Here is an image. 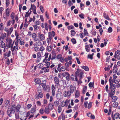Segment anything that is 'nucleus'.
<instances>
[{
	"mask_svg": "<svg viewBox=\"0 0 120 120\" xmlns=\"http://www.w3.org/2000/svg\"><path fill=\"white\" fill-rule=\"evenodd\" d=\"M70 101V100H68V99H67L66 100L65 102V105L66 107H67L68 106V105L69 102Z\"/></svg>",
	"mask_w": 120,
	"mask_h": 120,
	"instance_id": "nucleus-19",
	"label": "nucleus"
},
{
	"mask_svg": "<svg viewBox=\"0 0 120 120\" xmlns=\"http://www.w3.org/2000/svg\"><path fill=\"white\" fill-rule=\"evenodd\" d=\"M75 87L73 85H71L70 87V91L72 93L74 92V90L75 89Z\"/></svg>",
	"mask_w": 120,
	"mask_h": 120,
	"instance_id": "nucleus-6",
	"label": "nucleus"
},
{
	"mask_svg": "<svg viewBox=\"0 0 120 120\" xmlns=\"http://www.w3.org/2000/svg\"><path fill=\"white\" fill-rule=\"evenodd\" d=\"M80 92L78 90H76L75 94V97L76 98H78L79 96Z\"/></svg>",
	"mask_w": 120,
	"mask_h": 120,
	"instance_id": "nucleus-11",
	"label": "nucleus"
},
{
	"mask_svg": "<svg viewBox=\"0 0 120 120\" xmlns=\"http://www.w3.org/2000/svg\"><path fill=\"white\" fill-rule=\"evenodd\" d=\"M30 111H28L26 114V116H24V117H26V118L28 117L30 115Z\"/></svg>",
	"mask_w": 120,
	"mask_h": 120,
	"instance_id": "nucleus-38",
	"label": "nucleus"
},
{
	"mask_svg": "<svg viewBox=\"0 0 120 120\" xmlns=\"http://www.w3.org/2000/svg\"><path fill=\"white\" fill-rule=\"evenodd\" d=\"M35 82L37 84H38L40 85L42 83L41 82V80L38 79H35Z\"/></svg>",
	"mask_w": 120,
	"mask_h": 120,
	"instance_id": "nucleus-8",
	"label": "nucleus"
},
{
	"mask_svg": "<svg viewBox=\"0 0 120 120\" xmlns=\"http://www.w3.org/2000/svg\"><path fill=\"white\" fill-rule=\"evenodd\" d=\"M49 110H50V109L48 107L47 108L46 107L45 108V112L46 113L49 114Z\"/></svg>",
	"mask_w": 120,
	"mask_h": 120,
	"instance_id": "nucleus-15",
	"label": "nucleus"
},
{
	"mask_svg": "<svg viewBox=\"0 0 120 120\" xmlns=\"http://www.w3.org/2000/svg\"><path fill=\"white\" fill-rule=\"evenodd\" d=\"M6 34L5 33H4L3 34L2 33L0 37V40H1V39H2V40H3L6 37Z\"/></svg>",
	"mask_w": 120,
	"mask_h": 120,
	"instance_id": "nucleus-7",
	"label": "nucleus"
},
{
	"mask_svg": "<svg viewBox=\"0 0 120 120\" xmlns=\"http://www.w3.org/2000/svg\"><path fill=\"white\" fill-rule=\"evenodd\" d=\"M6 53L7 54V56L8 57H9L11 55V52L10 51H9L8 53L6 52Z\"/></svg>",
	"mask_w": 120,
	"mask_h": 120,
	"instance_id": "nucleus-53",
	"label": "nucleus"
},
{
	"mask_svg": "<svg viewBox=\"0 0 120 120\" xmlns=\"http://www.w3.org/2000/svg\"><path fill=\"white\" fill-rule=\"evenodd\" d=\"M71 42L73 43V44H75L77 42L75 39V38H73L71 40Z\"/></svg>",
	"mask_w": 120,
	"mask_h": 120,
	"instance_id": "nucleus-20",
	"label": "nucleus"
},
{
	"mask_svg": "<svg viewBox=\"0 0 120 120\" xmlns=\"http://www.w3.org/2000/svg\"><path fill=\"white\" fill-rule=\"evenodd\" d=\"M119 114L118 112L115 113L114 114V117L116 119L118 118V117H119Z\"/></svg>",
	"mask_w": 120,
	"mask_h": 120,
	"instance_id": "nucleus-26",
	"label": "nucleus"
},
{
	"mask_svg": "<svg viewBox=\"0 0 120 120\" xmlns=\"http://www.w3.org/2000/svg\"><path fill=\"white\" fill-rule=\"evenodd\" d=\"M87 58L92 60L93 59V57L91 56V54H89L87 56Z\"/></svg>",
	"mask_w": 120,
	"mask_h": 120,
	"instance_id": "nucleus-40",
	"label": "nucleus"
},
{
	"mask_svg": "<svg viewBox=\"0 0 120 120\" xmlns=\"http://www.w3.org/2000/svg\"><path fill=\"white\" fill-rule=\"evenodd\" d=\"M43 103L45 104H47L48 103L47 101V100L45 99H44L43 100Z\"/></svg>",
	"mask_w": 120,
	"mask_h": 120,
	"instance_id": "nucleus-61",
	"label": "nucleus"
},
{
	"mask_svg": "<svg viewBox=\"0 0 120 120\" xmlns=\"http://www.w3.org/2000/svg\"><path fill=\"white\" fill-rule=\"evenodd\" d=\"M15 15V13H14V12H12L10 15V17L12 19H14L15 18L14 16Z\"/></svg>",
	"mask_w": 120,
	"mask_h": 120,
	"instance_id": "nucleus-22",
	"label": "nucleus"
},
{
	"mask_svg": "<svg viewBox=\"0 0 120 120\" xmlns=\"http://www.w3.org/2000/svg\"><path fill=\"white\" fill-rule=\"evenodd\" d=\"M62 56V55L60 54H58L56 58L57 59L59 60L60 59Z\"/></svg>",
	"mask_w": 120,
	"mask_h": 120,
	"instance_id": "nucleus-44",
	"label": "nucleus"
},
{
	"mask_svg": "<svg viewBox=\"0 0 120 120\" xmlns=\"http://www.w3.org/2000/svg\"><path fill=\"white\" fill-rule=\"evenodd\" d=\"M61 116H62V120H64L65 118V115L64 114H63L62 113L61 114Z\"/></svg>",
	"mask_w": 120,
	"mask_h": 120,
	"instance_id": "nucleus-49",
	"label": "nucleus"
},
{
	"mask_svg": "<svg viewBox=\"0 0 120 120\" xmlns=\"http://www.w3.org/2000/svg\"><path fill=\"white\" fill-rule=\"evenodd\" d=\"M68 4L69 6H70L71 5H73V4L72 3V2L70 0H69L68 1Z\"/></svg>",
	"mask_w": 120,
	"mask_h": 120,
	"instance_id": "nucleus-51",
	"label": "nucleus"
},
{
	"mask_svg": "<svg viewBox=\"0 0 120 120\" xmlns=\"http://www.w3.org/2000/svg\"><path fill=\"white\" fill-rule=\"evenodd\" d=\"M36 111V110L34 109L33 108H31L30 110V112L32 113H33Z\"/></svg>",
	"mask_w": 120,
	"mask_h": 120,
	"instance_id": "nucleus-56",
	"label": "nucleus"
},
{
	"mask_svg": "<svg viewBox=\"0 0 120 120\" xmlns=\"http://www.w3.org/2000/svg\"><path fill=\"white\" fill-rule=\"evenodd\" d=\"M10 100H8L5 103V104L7 106H9V103H10Z\"/></svg>",
	"mask_w": 120,
	"mask_h": 120,
	"instance_id": "nucleus-45",
	"label": "nucleus"
},
{
	"mask_svg": "<svg viewBox=\"0 0 120 120\" xmlns=\"http://www.w3.org/2000/svg\"><path fill=\"white\" fill-rule=\"evenodd\" d=\"M39 112L41 114H43L44 112V109L41 108Z\"/></svg>",
	"mask_w": 120,
	"mask_h": 120,
	"instance_id": "nucleus-50",
	"label": "nucleus"
},
{
	"mask_svg": "<svg viewBox=\"0 0 120 120\" xmlns=\"http://www.w3.org/2000/svg\"><path fill=\"white\" fill-rule=\"evenodd\" d=\"M47 11H46L45 12V16H46V17L48 19H49V14H47Z\"/></svg>",
	"mask_w": 120,
	"mask_h": 120,
	"instance_id": "nucleus-60",
	"label": "nucleus"
},
{
	"mask_svg": "<svg viewBox=\"0 0 120 120\" xmlns=\"http://www.w3.org/2000/svg\"><path fill=\"white\" fill-rule=\"evenodd\" d=\"M17 30H16L15 31V35L16 36V38L15 39L18 40V39L19 38V34L18 33H17Z\"/></svg>",
	"mask_w": 120,
	"mask_h": 120,
	"instance_id": "nucleus-25",
	"label": "nucleus"
},
{
	"mask_svg": "<svg viewBox=\"0 0 120 120\" xmlns=\"http://www.w3.org/2000/svg\"><path fill=\"white\" fill-rule=\"evenodd\" d=\"M41 85L43 88V89L44 90H46L47 88V86H46V83L42 82L41 83Z\"/></svg>",
	"mask_w": 120,
	"mask_h": 120,
	"instance_id": "nucleus-14",
	"label": "nucleus"
},
{
	"mask_svg": "<svg viewBox=\"0 0 120 120\" xmlns=\"http://www.w3.org/2000/svg\"><path fill=\"white\" fill-rule=\"evenodd\" d=\"M113 104L114 105L113 106V107L114 108H116L118 106L119 104L118 102H115Z\"/></svg>",
	"mask_w": 120,
	"mask_h": 120,
	"instance_id": "nucleus-28",
	"label": "nucleus"
},
{
	"mask_svg": "<svg viewBox=\"0 0 120 120\" xmlns=\"http://www.w3.org/2000/svg\"><path fill=\"white\" fill-rule=\"evenodd\" d=\"M40 8L41 12L42 13H43L44 12V10H42V9H43V6L42 5H41L40 7Z\"/></svg>",
	"mask_w": 120,
	"mask_h": 120,
	"instance_id": "nucleus-52",
	"label": "nucleus"
},
{
	"mask_svg": "<svg viewBox=\"0 0 120 120\" xmlns=\"http://www.w3.org/2000/svg\"><path fill=\"white\" fill-rule=\"evenodd\" d=\"M52 91H55V88L54 85L52 84Z\"/></svg>",
	"mask_w": 120,
	"mask_h": 120,
	"instance_id": "nucleus-46",
	"label": "nucleus"
},
{
	"mask_svg": "<svg viewBox=\"0 0 120 120\" xmlns=\"http://www.w3.org/2000/svg\"><path fill=\"white\" fill-rule=\"evenodd\" d=\"M22 7V4H19V11L20 12H21Z\"/></svg>",
	"mask_w": 120,
	"mask_h": 120,
	"instance_id": "nucleus-48",
	"label": "nucleus"
},
{
	"mask_svg": "<svg viewBox=\"0 0 120 120\" xmlns=\"http://www.w3.org/2000/svg\"><path fill=\"white\" fill-rule=\"evenodd\" d=\"M6 63L8 65H9L10 64V60L9 59H8L6 60Z\"/></svg>",
	"mask_w": 120,
	"mask_h": 120,
	"instance_id": "nucleus-57",
	"label": "nucleus"
},
{
	"mask_svg": "<svg viewBox=\"0 0 120 120\" xmlns=\"http://www.w3.org/2000/svg\"><path fill=\"white\" fill-rule=\"evenodd\" d=\"M0 41H1V48H4L5 46V43L4 42H3V40H1Z\"/></svg>",
	"mask_w": 120,
	"mask_h": 120,
	"instance_id": "nucleus-23",
	"label": "nucleus"
},
{
	"mask_svg": "<svg viewBox=\"0 0 120 120\" xmlns=\"http://www.w3.org/2000/svg\"><path fill=\"white\" fill-rule=\"evenodd\" d=\"M41 56V55L40 52H38L37 54V58L38 59Z\"/></svg>",
	"mask_w": 120,
	"mask_h": 120,
	"instance_id": "nucleus-37",
	"label": "nucleus"
},
{
	"mask_svg": "<svg viewBox=\"0 0 120 120\" xmlns=\"http://www.w3.org/2000/svg\"><path fill=\"white\" fill-rule=\"evenodd\" d=\"M49 44H48V46L46 48V50L49 52L51 50V47L49 46Z\"/></svg>",
	"mask_w": 120,
	"mask_h": 120,
	"instance_id": "nucleus-30",
	"label": "nucleus"
},
{
	"mask_svg": "<svg viewBox=\"0 0 120 120\" xmlns=\"http://www.w3.org/2000/svg\"><path fill=\"white\" fill-rule=\"evenodd\" d=\"M85 49L87 52H89L90 51V48L88 45H86L85 46Z\"/></svg>",
	"mask_w": 120,
	"mask_h": 120,
	"instance_id": "nucleus-16",
	"label": "nucleus"
},
{
	"mask_svg": "<svg viewBox=\"0 0 120 120\" xmlns=\"http://www.w3.org/2000/svg\"><path fill=\"white\" fill-rule=\"evenodd\" d=\"M46 63V65L47 66V67H46L47 68H49V67L50 63L49 62H48V61Z\"/></svg>",
	"mask_w": 120,
	"mask_h": 120,
	"instance_id": "nucleus-43",
	"label": "nucleus"
},
{
	"mask_svg": "<svg viewBox=\"0 0 120 120\" xmlns=\"http://www.w3.org/2000/svg\"><path fill=\"white\" fill-rule=\"evenodd\" d=\"M3 23H1L0 24V30H2L4 28V27H3Z\"/></svg>",
	"mask_w": 120,
	"mask_h": 120,
	"instance_id": "nucleus-32",
	"label": "nucleus"
},
{
	"mask_svg": "<svg viewBox=\"0 0 120 120\" xmlns=\"http://www.w3.org/2000/svg\"><path fill=\"white\" fill-rule=\"evenodd\" d=\"M80 69L79 68L77 69L76 71L75 72V80L76 81H78V79H77V77L79 76V73L80 72Z\"/></svg>",
	"mask_w": 120,
	"mask_h": 120,
	"instance_id": "nucleus-1",
	"label": "nucleus"
},
{
	"mask_svg": "<svg viewBox=\"0 0 120 120\" xmlns=\"http://www.w3.org/2000/svg\"><path fill=\"white\" fill-rule=\"evenodd\" d=\"M114 65H115V66H116L115 67V70L114 71H113V72L114 73H116L117 72L118 70V68H117V65L116 64H115Z\"/></svg>",
	"mask_w": 120,
	"mask_h": 120,
	"instance_id": "nucleus-31",
	"label": "nucleus"
},
{
	"mask_svg": "<svg viewBox=\"0 0 120 120\" xmlns=\"http://www.w3.org/2000/svg\"><path fill=\"white\" fill-rule=\"evenodd\" d=\"M10 109H12V111H14L15 112L16 109V105L15 104H13L11 106V107L10 108Z\"/></svg>",
	"mask_w": 120,
	"mask_h": 120,
	"instance_id": "nucleus-12",
	"label": "nucleus"
},
{
	"mask_svg": "<svg viewBox=\"0 0 120 120\" xmlns=\"http://www.w3.org/2000/svg\"><path fill=\"white\" fill-rule=\"evenodd\" d=\"M62 108L60 106H59L58 108V111L59 113H60L62 110Z\"/></svg>",
	"mask_w": 120,
	"mask_h": 120,
	"instance_id": "nucleus-35",
	"label": "nucleus"
},
{
	"mask_svg": "<svg viewBox=\"0 0 120 120\" xmlns=\"http://www.w3.org/2000/svg\"><path fill=\"white\" fill-rule=\"evenodd\" d=\"M79 16L81 19H84V14L82 13H81V14H79Z\"/></svg>",
	"mask_w": 120,
	"mask_h": 120,
	"instance_id": "nucleus-33",
	"label": "nucleus"
},
{
	"mask_svg": "<svg viewBox=\"0 0 120 120\" xmlns=\"http://www.w3.org/2000/svg\"><path fill=\"white\" fill-rule=\"evenodd\" d=\"M35 23L36 25H39L40 23V22L38 20H37L35 21Z\"/></svg>",
	"mask_w": 120,
	"mask_h": 120,
	"instance_id": "nucleus-55",
	"label": "nucleus"
},
{
	"mask_svg": "<svg viewBox=\"0 0 120 120\" xmlns=\"http://www.w3.org/2000/svg\"><path fill=\"white\" fill-rule=\"evenodd\" d=\"M92 103L90 102L89 103L88 105V109H90L92 106Z\"/></svg>",
	"mask_w": 120,
	"mask_h": 120,
	"instance_id": "nucleus-29",
	"label": "nucleus"
},
{
	"mask_svg": "<svg viewBox=\"0 0 120 120\" xmlns=\"http://www.w3.org/2000/svg\"><path fill=\"white\" fill-rule=\"evenodd\" d=\"M32 10L33 11L34 10H36V6L34 5H33V7L32 8Z\"/></svg>",
	"mask_w": 120,
	"mask_h": 120,
	"instance_id": "nucleus-62",
	"label": "nucleus"
},
{
	"mask_svg": "<svg viewBox=\"0 0 120 120\" xmlns=\"http://www.w3.org/2000/svg\"><path fill=\"white\" fill-rule=\"evenodd\" d=\"M103 16L106 19L108 20H110V19L109 18V16L108 15H107L105 13H104L103 14Z\"/></svg>",
	"mask_w": 120,
	"mask_h": 120,
	"instance_id": "nucleus-10",
	"label": "nucleus"
},
{
	"mask_svg": "<svg viewBox=\"0 0 120 120\" xmlns=\"http://www.w3.org/2000/svg\"><path fill=\"white\" fill-rule=\"evenodd\" d=\"M71 35L72 36H74L76 34V32L74 30H72L71 31Z\"/></svg>",
	"mask_w": 120,
	"mask_h": 120,
	"instance_id": "nucleus-17",
	"label": "nucleus"
},
{
	"mask_svg": "<svg viewBox=\"0 0 120 120\" xmlns=\"http://www.w3.org/2000/svg\"><path fill=\"white\" fill-rule=\"evenodd\" d=\"M81 67L82 68L84 69L86 71H88L89 70V68L87 66H81Z\"/></svg>",
	"mask_w": 120,
	"mask_h": 120,
	"instance_id": "nucleus-9",
	"label": "nucleus"
},
{
	"mask_svg": "<svg viewBox=\"0 0 120 120\" xmlns=\"http://www.w3.org/2000/svg\"><path fill=\"white\" fill-rule=\"evenodd\" d=\"M84 32L85 35L88 36V33L87 31V29L85 28L84 29Z\"/></svg>",
	"mask_w": 120,
	"mask_h": 120,
	"instance_id": "nucleus-24",
	"label": "nucleus"
},
{
	"mask_svg": "<svg viewBox=\"0 0 120 120\" xmlns=\"http://www.w3.org/2000/svg\"><path fill=\"white\" fill-rule=\"evenodd\" d=\"M112 98V101L113 102H115L117 99V97L116 96H113Z\"/></svg>",
	"mask_w": 120,
	"mask_h": 120,
	"instance_id": "nucleus-13",
	"label": "nucleus"
},
{
	"mask_svg": "<svg viewBox=\"0 0 120 120\" xmlns=\"http://www.w3.org/2000/svg\"><path fill=\"white\" fill-rule=\"evenodd\" d=\"M88 85L90 88L93 87V88H94V85L92 84V82H90L89 84Z\"/></svg>",
	"mask_w": 120,
	"mask_h": 120,
	"instance_id": "nucleus-39",
	"label": "nucleus"
},
{
	"mask_svg": "<svg viewBox=\"0 0 120 120\" xmlns=\"http://www.w3.org/2000/svg\"><path fill=\"white\" fill-rule=\"evenodd\" d=\"M54 80L55 83L58 86L59 84V79L57 77H55L54 78Z\"/></svg>",
	"mask_w": 120,
	"mask_h": 120,
	"instance_id": "nucleus-4",
	"label": "nucleus"
},
{
	"mask_svg": "<svg viewBox=\"0 0 120 120\" xmlns=\"http://www.w3.org/2000/svg\"><path fill=\"white\" fill-rule=\"evenodd\" d=\"M74 109H73L74 111L77 110L78 108V105H75L74 107Z\"/></svg>",
	"mask_w": 120,
	"mask_h": 120,
	"instance_id": "nucleus-42",
	"label": "nucleus"
},
{
	"mask_svg": "<svg viewBox=\"0 0 120 120\" xmlns=\"http://www.w3.org/2000/svg\"><path fill=\"white\" fill-rule=\"evenodd\" d=\"M67 94L68 97L69 98L70 97L71 95V94L72 93L71 92L70 90H68L67 91Z\"/></svg>",
	"mask_w": 120,
	"mask_h": 120,
	"instance_id": "nucleus-27",
	"label": "nucleus"
},
{
	"mask_svg": "<svg viewBox=\"0 0 120 120\" xmlns=\"http://www.w3.org/2000/svg\"><path fill=\"white\" fill-rule=\"evenodd\" d=\"M12 112L13 113H14L15 112L14 111H12L11 109H10V108L9 107L7 111V113L9 117H11L12 116V115L11 114Z\"/></svg>",
	"mask_w": 120,
	"mask_h": 120,
	"instance_id": "nucleus-2",
	"label": "nucleus"
},
{
	"mask_svg": "<svg viewBox=\"0 0 120 120\" xmlns=\"http://www.w3.org/2000/svg\"><path fill=\"white\" fill-rule=\"evenodd\" d=\"M50 109V110H51L54 108V105L52 103H49L48 106Z\"/></svg>",
	"mask_w": 120,
	"mask_h": 120,
	"instance_id": "nucleus-5",
	"label": "nucleus"
},
{
	"mask_svg": "<svg viewBox=\"0 0 120 120\" xmlns=\"http://www.w3.org/2000/svg\"><path fill=\"white\" fill-rule=\"evenodd\" d=\"M80 7L81 8V10H83V9L82 8H81L82 7H83L84 6V4H82V2H81L80 3Z\"/></svg>",
	"mask_w": 120,
	"mask_h": 120,
	"instance_id": "nucleus-59",
	"label": "nucleus"
},
{
	"mask_svg": "<svg viewBox=\"0 0 120 120\" xmlns=\"http://www.w3.org/2000/svg\"><path fill=\"white\" fill-rule=\"evenodd\" d=\"M64 57H62V56L60 59V61L61 62L63 63L64 61Z\"/></svg>",
	"mask_w": 120,
	"mask_h": 120,
	"instance_id": "nucleus-64",
	"label": "nucleus"
},
{
	"mask_svg": "<svg viewBox=\"0 0 120 120\" xmlns=\"http://www.w3.org/2000/svg\"><path fill=\"white\" fill-rule=\"evenodd\" d=\"M72 111V110L71 109H70L67 110L66 111V112L67 113H68L71 112Z\"/></svg>",
	"mask_w": 120,
	"mask_h": 120,
	"instance_id": "nucleus-58",
	"label": "nucleus"
},
{
	"mask_svg": "<svg viewBox=\"0 0 120 120\" xmlns=\"http://www.w3.org/2000/svg\"><path fill=\"white\" fill-rule=\"evenodd\" d=\"M38 91V95L40 98H42L43 96V94L42 93V91L41 89H38L37 90Z\"/></svg>",
	"mask_w": 120,
	"mask_h": 120,
	"instance_id": "nucleus-3",
	"label": "nucleus"
},
{
	"mask_svg": "<svg viewBox=\"0 0 120 120\" xmlns=\"http://www.w3.org/2000/svg\"><path fill=\"white\" fill-rule=\"evenodd\" d=\"M115 93V90H114L112 92V94H110V96L111 98H112V97L114 95Z\"/></svg>",
	"mask_w": 120,
	"mask_h": 120,
	"instance_id": "nucleus-41",
	"label": "nucleus"
},
{
	"mask_svg": "<svg viewBox=\"0 0 120 120\" xmlns=\"http://www.w3.org/2000/svg\"><path fill=\"white\" fill-rule=\"evenodd\" d=\"M32 105L30 104H28L27 106V108L28 109H30L32 106Z\"/></svg>",
	"mask_w": 120,
	"mask_h": 120,
	"instance_id": "nucleus-63",
	"label": "nucleus"
},
{
	"mask_svg": "<svg viewBox=\"0 0 120 120\" xmlns=\"http://www.w3.org/2000/svg\"><path fill=\"white\" fill-rule=\"evenodd\" d=\"M84 74V73L83 72H80L79 73V78L80 79H82L83 77V74Z\"/></svg>",
	"mask_w": 120,
	"mask_h": 120,
	"instance_id": "nucleus-21",
	"label": "nucleus"
},
{
	"mask_svg": "<svg viewBox=\"0 0 120 120\" xmlns=\"http://www.w3.org/2000/svg\"><path fill=\"white\" fill-rule=\"evenodd\" d=\"M65 66L67 68H68L69 66V62H66L65 64Z\"/></svg>",
	"mask_w": 120,
	"mask_h": 120,
	"instance_id": "nucleus-54",
	"label": "nucleus"
},
{
	"mask_svg": "<svg viewBox=\"0 0 120 120\" xmlns=\"http://www.w3.org/2000/svg\"><path fill=\"white\" fill-rule=\"evenodd\" d=\"M15 118L16 119H19V113H18L17 114L16 113H15Z\"/></svg>",
	"mask_w": 120,
	"mask_h": 120,
	"instance_id": "nucleus-47",
	"label": "nucleus"
},
{
	"mask_svg": "<svg viewBox=\"0 0 120 120\" xmlns=\"http://www.w3.org/2000/svg\"><path fill=\"white\" fill-rule=\"evenodd\" d=\"M39 38L40 39L41 41L45 39V37L44 34H41Z\"/></svg>",
	"mask_w": 120,
	"mask_h": 120,
	"instance_id": "nucleus-18",
	"label": "nucleus"
},
{
	"mask_svg": "<svg viewBox=\"0 0 120 120\" xmlns=\"http://www.w3.org/2000/svg\"><path fill=\"white\" fill-rule=\"evenodd\" d=\"M51 53L54 56H56V53L55 52V51L54 50V49H53Z\"/></svg>",
	"mask_w": 120,
	"mask_h": 120,
	"instance_id": "nucleus-34",
	"label": "nucleus"
},
{
	"mask_svg": "<svg viewBox=\"0 0 120 120\" xmlns=\"http://www.w3.org/2000/svg\"><path fill=\"white\" fill-rule=\"evenodd\" d=\"M108 32L109 33H111L112 31V28L111 27H109L108 29Z\"/></svg>",
	"mask_w": 120,
	"mask_h": 120,
	"instance_id": "nucleus-36",
	"label": "nucleus"
}]
</instances>
